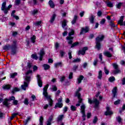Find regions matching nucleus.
<instances>
[{
  "instance_id": "obj_38",
  "label": "nucleus",
  "mask_w": 125,
  "mask_h": 125,
  "mask_svg": "<svg viewBox=\"0 0 125 125\" xmlns=\"http://www.w3.org/2000/svg\"><path fill=\"white\" fill-rule=\"evenodd\" d=\"M32 58H33V59H35V60H37L38 59V56H37L36 54H33L31 56Z\"/></svg>"
},
{
  "instance_id": "obj_40",
  "label": "nucleus",
  "mask_w": 125,
  "mask_h": 125,
  "mask_svg": "<svg viewBox=\"0 0 125 125\" xmlns=\"http://www.w3.org/2000/svg\"><path fill=\"white\" fill-rule=\"evenodd\" d=\"M41 24H42V21H36L34 23V25H35V26H40Z\"/></svg>"
},
{
  "instance_id": "obj_26",
  "label": "nucleus",
  "mask_w": 125,
  "mask_h": 125,
  "mask_svg": "<svg viewBox=\"0 0 125 125\" xmlns=\"http://www.w3.org/2000/svg\"><path fill=\"white\" fill-rule=\"evenodd\" d=\"M64 118L63 115H60L58 117V122H61Z\"/></svg>"
},
{
  "instance_id": "obj_19",
  "label": "nucleus",
  "mask_w": 125,
  "mask_h": 125,
  "mask_svg": "<svg viewBox=\"0 0 125 125\" xmlns=\"http://www.w3.org/2000/svg\"><path fill=\"white\" fill-rule=\"evenodd\" d=\"M56 18V14L55 13L53 14L52 17L50 18L49 22L51 23H53L54 22V20H55V18Z\"/></svg>"
},
{
  "instance_id": "obj_12",
  "label": "nucleus",
  "mask_w": 125,
  "mask_h": 125,
  "mask_svg": "<svg viewBox=\"0 0 125 125\" xmlns=\"http://www.w3.org/2000/svg\"><path fill=\"white\" fill-rule=\"evenodd\" d=\"M39 60L42 61V57L43 55H44V50L42 49L40 50V53H39Z\"/></svg>"
},
{
  "instance_id": "obj_64",
  "label": "nucleus",
  "mask_w": 125,
  "mask_h": 125,
  "mask_svg": "<svg viewBox=\"0 0 125 125\" xmlns=\"http://www.w3.org/2000/svg\"><path fill=\"white\" fill-rule=\"evenodd\" d=\"M99 58L100 59L101 61H102L103 56H102V53H101L99 55Z\"/></svg>"
},
{
  "instance_id": "obj_3",
  "label": "nucleus",
  "mask_w": 125,
  "mask_h": 125,
  "mask_svg": "<svg viewBox=\"0 0 125 125\" xmlns=\"http://www.w3.org/2000/svg\"><path fill=\"white\" fill-rule=\"evenodd\" d=\"M104 39V35H99L96 39V48H97L98 50H99V49H100L101 47V44H100V42H102Z\"/></svg>"
},
{
  "instance_id": "obj_54",
  "label": "nucleus",
  "mask_w": 125,
  "mask_h": 125,
  "mask_svg": "<svg viewBox=\"0 0 125 125\" xmlns=\"http://www.w3.org/2000/svg\"><path fill=\"white\" fill-rule=\"evenodd\" d=\"M55 46L56 50H57V49H58V48L59 47V43H58V42L56 43L55 44Z\"/></svg>"
},
{
  "instance_id": "obj_59",
  "label": "nucleus",
  "mask_w": 125,
  "mask_h": 125,
  "mask_svg": "<svg viewBox=\"0 0 125 125\" xmlns=\"http://www.w3.org/2000/svg\"><path fill=\"white\" fill-rule=\"evenodd\" d=\"M30 119L31 118L30 117L27 118V119L24 122L25 125H27V124H28V122L30 121Z\"/></svg>"
},
{
  "instance_id": "obj_48",
  "label": "nucleus",
  "mask_w": 125,
  "mask_h": 125,
  "mask_svg": "<svg viewBox=\"0 0 125 125\" xmlns=\"http://www.w3.org/2000/svg\"><path fill=\"white\" fill-rule=\"evenodd\" d=\"M105 22H106V20H105V19H103L100 22V24L103 25L105 23Z\"/></svg>"
},
{
  "instance_id": "obj_31",
  "label": "nucleus",
  "mask_w": 125,
  "mask_h": 125,
  "mask_svg": "<svg viewBox=\"0 0 125 125\" xmlns=\"http://www.w3.org/2000/svg\"><path fill=\"white\" fill-rule=\"evenodd\" d=\"M77 19H78V16H74V19L73 21H72V24H74L75 23H76V21H77Z\"/></svg>"
},
{
  "instance_id": "obj_28",
  "label": "nucleus",
  "mask_w": 125,
  "mask_h": 125,
  "mask_svg": "<svg viewBox=\"0 0 125 125\" xmlns=\"http://www.w3.org/2000/svg\"><path fill=\"white\" fill-rule=\"evenodd\" d=\"M10 47V46L9 45H6L3 47V49L6 51H7V50H9Z\"/></svg>"
},
{
  "instance_id": "obj_45",
  "label": "nucleus",
  "mask_w": 125,
  "mask_h": 125,
  "mask_svg": "<svg viewBox=\"0 0 125 125\" xmlns=\"http://www.w3.org/2000/svg\"><path fill=\"white\" fill-rule=\"evenodd\" d=\"M107 5L109 7H113V3H112V2H107Z\"/></svg>"
},
{
  "instance_id": "obj_55",
  "label": "nucleus",
  "mask_w": 125,
  "mask_h": 125,
  "mask_svg": "<svg viewBox=\"0 0 125 125\" xmlns=\"http://www.w3.org/2000/svg\"><path fill=\"white\" fill-rule=\"evenodd\" d=\"M15 3L16 5L20 4V0H15Z\"/></svg>"
},
{
  "instance_id": "obj_35",
  "label": "nucleus",
  "mask_w": 125,
  "mask_h": 125,
  "mask_svg": "<svg viewBox=\"0 0 125 125\" xmlns=\"http://www.w3.org/2000/svg\"><path fill=\"white\" fill-rule=\"evenodd\" d=\"M116 120L117 122H118L119 124H121V123H122V118H121V117L118 116L116 118Z\"/></svg>"
},
{
  "instance_id": "obj_30",
  "label": "nucleus",
  "mask_w": 125,
  "mask_h": 125,
  "mask_svg": "<svg viewBox=\"0 0 125 125\" xmlns=\"http://www.w3.org/2000/svg\"><path fill=\"white\" fill-rule=\"evenodd\" d=\"M98 78L99 80H101L102 78V71L100 70L99 71Z\"/></svg>"
},
{
  "instance_id": "obj_58",
  "label": "nucleus",
  "mask_w": 125,
  "mask_h": 125,
  "mask_svg": "<svg viewBox=\"0 0 125 125\" xmlns=\"http://www.w3.org/2000/svg\"><path fill=\"white\" fill-rule=\"evenodd\" d=\"M104 73H105L106 75H108L109 74V70L106 68V67L104 68Z\"/></svg>"
},
{
  "instance_id": "obj_56",
  "label": "nucleus",
  "mask_w": 125,
  "mask_h": 125,
  "mask_svg": "<svg viewBox=\"0 0 125 125\" xmlns=\"http://www.w3.org/2000/svg\"><path fill=\"white\" fill-rule=\"evenodd\" d=\"M69 79H73V72H70L69 73V76H68Z\"/></svg>"
},
{
  "instance_id": "obj_25",
  "label": "nucleus",
  "mask_w": 125,
  "mask_h": 125,
  "mask_svg": "<svg viewBox=\"0 0 125 125\" xmlns=\"http://www.w3.org/2000/svg\"><path fill=\"white\" fill-rule=\"evenodd\" d=\"M83 80V76L81 75L77 79L78 83H82V80Z\"/></svg>"
},
{
  "instance_id": "obj_32",
  "label": "nucleus",
  "mask_w": 125,
  "mask_h": 125,
  "mask_svg": "<svg viewBox=\"0 0 125 125\" xmlns=\"http://www.w3.org/2000/svg\"><path fill=\"white\" fill-rule=\"evenodd\" d=\"M59 66H60V67H62V62H59L55 63V67H59Z\"/></svg>"
},
{
  "instance_id": "obj_36",
  "label": "nucleus",
  "mask_w": 125,
  "mask_h": 125,
  "mask_svg": "<svg viewBox=\"0 0 125 125\" xmlns=\"http://www.w3.org/2000/svg\"><path fill=\"white\" fill-rule=\"evenodd\" d=\"M115 77H111L109 78V81L110 82V83H112L113 82H115Z\"/></svg>"
},
{
  "instance_id": "obj_46",
  "label": "nucleus",
  "mask_w": 125,
  "mask_h": 125,
  "mask_svg": "<svg viewBox=\"0 0 125 125\" xmlns=\"http://www.w3.org/2000/svg\"><path fill=\"white\" fill-rule=\"evenodd\" d=\"M97 121H98V119H97V117L95 116L93 120V124H96V123H97Z\"/></svg>"
},
{
  "instance_id": "obj_43",
  "label": "nucleus",
  "mask_w": 125,
  "mask_h": 125,
  "mask_svg": "<svg viewBox=\"0 0 125 125\" xmlns=\"http://www.w3.org/2000/svg\"><path fill=\"white\" fill-rule=\"evenodd\" d=\"M52 91H56V90H57V87L55 85H53L52 86Z\"/></svg>"
},
{
  "instance_id": "obj_57",
  "label": "nucleus",
  "mask_w": 125,
  "mask_h": 125,
  "mask_svg": "<svg viewBox=\"0 0 125 125\" xmlns=\"http://www.w3.org/2000/svg\"><path fill=\"white\" fill-rule=\"evenodd\" d=\"M81 62V59L77 58L75 59L73 61V62Z\"/></svg>"
},
{
  "instance_id": "obj_41",
  "label": "nucleus",
  "mask_w": 125,
  "mask_h": 125,
  "mask_svg": "<svg viewBox=\"0 0 125 125\" xmlns=\"http://www.w3.org/2000/svg\"><path fill=\"white\" fill-rule=\"evenodd\" d=\"M70 108H71V111H76V110H77V107H76L75 106H73V105H71Z\"/></svg>"
},
{
  "instance_id": "obj_7",
  "label": "nucleus",
  "mask_w": 125,
  "mask_h": 125,
  "mask_svg": "<svg viewBox=\"0 0 125 125\" xmlns=\"http://www.w3.org/2000/svg\"><path fill=\"white\" fill-rule=\"evenodd\" d=\"M85 105L83 104L81 106V112L82 114L83 121H85Z\"/></svg>"
},
{
  "instance_id": "obj_51",
  "label": "nucleus",
  "mask_w": 125,
  "mask_h": 125,
  "mask_svg": "<svg viewBox=\"0 0 125 125\" xmlns=\"http://www.w3.org/2000/svg\"><path fill=\"white\" fill-rule=\"evenodd\" d=\"M65 76H62L61 77V83H63V82H64V81H65Z\"/></svg>"
},
{
  "instance_id": "obj_34",
  "label": "nucleus",
  "mask_w": 125,
  "mask_h": 125,
  "mask_svg": "<svg viewBox=\"0 0 125 125\" xmlns=\"http://www.w3.org/2000/svg\"><path fill=\"white\" fill-rule=\"evenodd\" d=\"M38 12H39V11L38 10H34L32 12V14L34 16L37 15Z\"/></svg>"
},
{
  "instance_id": "obj_18",
  "label": "nucleus",
  "mask_w": 125,
  "mask_h": 125,
  "mask_svg": "<svg viewBox=\"0 0 125 125\" xmlns=\"http://www.w3.org/2000/svg\"><path fill=\"white\" fill-rule=\"evenodd\" d=\"M104 56H106V57L111 58L113 55H112V53H111V52L106 51L104 53Z\"/></svg>"
},
{
  "instance_id": "obj_6",
  "label": "nucleus",
  "mask_w": 125,
  "mask_h": 125,
  "mask_svg": "<svg viewBox=\"0 0 125 125\" xmlns=\"http://www.w3.org/2000/svg\"><path fill=\"white\" fill-rule=\"evenodd\" d=\"M70 32L68 33V37H66V40H68V44H72L73 42V37L71 36H73L74 35L75 32L74 31V30L73 29H69Z\"/></svg>"
},
{
  "instance_id": "obj_39",
  "label": "nucleus",
  "mask_w": 125,
  "mask_h": 125,
  "mask_svg": "<svg viewBox=\"0 0 125 125\" xmlns=\"http://www.w3.org/2000/svg\"><path fill=\"white\" fill-rule=\"evenodd\" d=\"M35 41H36V37L35 36V35H33L32 37H31V42H33V43H35Z\"/></svg>"
},
{
  "instance_id": "obj_52",
  "label": "nucleus",
  "mask_w": 125,
  "mask_h": 125,
  "mask_svg": "<svg viewBox=\"0 0 125 125\" xmlns=\"http://www.w3.org/2000/svg\"><path fill=\"white\" fill-rule=\"evenodd\" d=\"M68 56H69V58L70 59H72V52L71 51H69L68 52Z\"/></svg>"
},
{
  "instance_id": "obj_29",
  "label": "nucleus",
  "mask_w": 125,
  "mask_h": 125,
  "mask_svg": "<svg viewBox=\"0 0 125 125\" xmlns=\"http://www.w3.org/2000/svg\"><path fill=\"white\" fill-rule=\"evenodd\" d=\"M11 87L10 85H5L2 86V88L3 89H9Z\"/></svg>"
},
{
  "instance_id": "obj_53",
  "label": "nucleus",
  "mask_w": 125,
  "mask_h": 125,
  "mask_svg": "<svg viewBox=\"0 0 125 125\" xmlns=\"http://www.w3.org/2000/svg\"><path fill=\"white\" fill-rule=\"evenodd\" d=\"M120 102H121V100H118L114 102V105H119L120 104Z\"/></svg>"
},
{
  "instance_id": "obj_8",
  "label": "nucleus",
  "mask_w": 125,
  "mask_h": 125,
  "mask_svg": "<svg viewBox=\"0 0 125 125\" xmlns=\"http://www.w3.org/2000/svg\"><path fill=\"white\" fill-rule=\"evenodd\" d=\"M62 98H60L58 100V103L56 104V105H55V109H56V108H62L63 107V104H62Z\"/></svg>"
},
{
  "instance_id": "obj_17",
  "label": "nucleus",
  "mask_w": 125,
  "mask_h": 125,
  "mask_svg": "<svg viewBox=\"0 0 125 125\" xmlns=\"http://www.w3.org/2000/svg\"><path fill=\"white\" fill-rule=\"evenodd\" d=\"M124 18H125V16H122L120 18V20L118 21V24L121 25V26L124 25Z\"/></svg>"
},
{
  "instance_id": "obj_21",
  "label": "nucleus",
  "mask_w": 125,
  "mask_h": 125,
  "mask_svg": "<svg viewBox=\"0 0 125 125\" xmlns=\"http://www.w3.org/2000/svg\"><path fill=\"white\" fill-rule=\"evenodd\" d=\"M48 4H49L51 8H54L55 5L54 4L53 0H50L49 1Z\"/></svg>"
},
{
  "instance_id": "obj_1",
  "label": "nucleus",
  "mask_w": 125,
  "mask_h": 125,
  "mask_svg": "<svg viewBox=\"0 0 125 125\" xmlns=\"http://www.w3.org/2000/svg\"><path fill=\"white\" fill-rule=\"evenodd\" d=\"M49 85L47 84L43 88V95L47 99L49 102V105L51 107L52 106V104H53V101L51 99V97L50 96H48V94L47 93V88H48V86Z\"/></svg>"
},
{
  "instance_id": "obj_49",
  "label": "nucleus",
  "mask_w": 125,
  "mask_h": 125,
  "mask_svg": "<svg viewBox=\"0 0 125 125\" xmlns=\"http://www.w3.org/2000/svg\"><path fill=\"white\" fill-rule=\"evenodd\" d=\"M122 3H118L117 4H116L117 8L120 9V8H121V6H122Z\"/></svg>"
},
{
  "instance_id": "obj_24",
  "label": "nucleus",
  "mask_w": 125,
  "mask_h": 125,
  "mask_svg": "<svg viewBox=\"0 0 125 125\" xmlns=\"http://www.w3.org/2000/svg\"><path fill=\"white\" fill-rule=\"evenodd\" d=\"M112 93L113 95V97H116V95L117 94V87L113 88L112 90Z\"/></svg>"
},
{
  "instance_id": "obj_13",
  "label": "nucleus",
  "mask_w": 125,
  "mask_h": 125,
  "mask_svg": "<svg viewBox=\"0 0 125 125\" xmlns=\"http://www.w3.org/2000/svg\"><path fill=\"white\" fill-rule=\"evenodd\" d=\"M106 111L104 113L105 116H108L109 115H113V112L111 111L110 107L107 106L106 107Z\"/></svg>"
},
{
  "instance_id": "obj_20",
  "label": "nucleus",
  "mask_w": 125,
  "mask_h": 125,
  "mask_svg": "<svg viewBox=\"0 0 125 125\" xmlns=\"http://www.w3.org/2000/svg\"><path fill=\"white\" fill-rule=\"evenodd\" d=\"M53 119V115H51V116L48 119V121L47 122V125H51V122H52Z\"/></svg>"
},
{
  "instance_id": "obj_4",
  "label": "nucleus",
  "mask_w": 125,
  "mask_h": 125,
  "mask_svg": "<svg viewBox=\"0 0 125 125\" xmlns=\"http://www.w3.org/2000/svg\"><path fill=\"white\" fill-rule=\"evenodd\" d=\"M12 7V5H9L7 7H6V2H4L2 4L1 9L3 11L4 14H7L8 10H9V9L11 8Z\"/></svg>"
},
{
  "instance_id": "obj_61",
  "label": "nucleus",
  "mask_w": 125,
  "mask_h": 125,
  "mask_svg": "<svg viewBox=\"0 0 125 125\" xmlns=\"http://www.w3.org/2000/svg\"><path fill=\"white\" fill-rule=\"evenodd\" d=\"M110 25L111 26V27H116V25H115L114 22L112 21L110 22Z\"/></svg>"
},
{
  "instance_id": "obj_11",
  "label": "nucleus",
  "mask_w": 125,
  "mask_h": 125,
  "mask_svg": "<svg viewBox=\"0 0 125 125\" xmlns=\"http://www.w3.org/2000/svg\"><path fill=\"white\" fill-rule=\"evenodd\" d=\"M37 78L39 86L42 87V79H41V76L39 75H37Z\"/></svg>"
},
{
  "instance_id": "obj_2",
  "label": "nucleus",
  "mask_w": 125,
  "mask_h": 125,
  "mask_svg": "<svg viewBox=\"0 0 125 125\" xmlns=\"http://www.w3.org/2000/svg\"><path fill=\"white\" fill-rule=\"evenodd\" d=\"M11 100L13 101V105H16L18 104V101L15 100V97L14 96L10 97L9 99H5L3 102V104L6 107H8V105L10 104L9 102H10Z\"/></svg>"
},
{
  "instance_id": "obj_23",
  "label": "nucleus",
  "mask_w": 125,
  "mask_h": 125,
  "mask_svg": "<svg viewBox=\"0 0 125 125\" xmlns=\"http://www.w3.org/2000/svg\"><path fill=\"white\" fill-rule=\"evenodd\" d=\"M68 22V21H67L66 20H64L62 22V27L63 29L65 28V26H67V23Z\"/></svg>"
},
{
  "instance_id": "obj_16",
  "label": "nucleus",
  "mask_w": 125,
  "mask_h": 125,
  "mask_svg": "<svg viewBox=\"0 0 125 125\" xmlns=\"http://www.w3.org/2000/svg\"><path fill=\"white\" fill-rule=\"evenodd\" d=\"M83 89L81 87H79L78 89L77 90L76 92H75V96H77L79 98L81 97V93H80V91L81 90H82Z\"/></svg>"
},
{
  "instance_id": "obj_27",
  "label": "nucleus",
  "mask_w": 125,
  "mask_h": 125,
  "mask_svg": "<svg viewBox=\"0 0 125 125\" xmlns=\"http://www.w3.org/2000/svg\"><path fill=\"white\" fill-rule=\"evenodd\" d=\"M42 66L44 68V70H48V69H49V68H50V66H49V65L48 64H43Z\"/></svg>"
},
{
  "instance_id": "obj_33",
  "label": "nucleus",
  "mask_w": 125,
  "mask_h": 125,
  "mask_svg": "<svg viewBox=\"0 0 125 125\" xmlns=\"http://www.w3.org/2000/svg\"><path fill=\"white\" fill-rule=\"evenodd\" d=\"M17 76V73L15 72L10 74V78L13 79L15 76Z\"/></svg>"
},
{
  "instance_id": "obj_5",
  "label": "nucleus",
  "mask_w": 125,
  "mask_h": 125,
  "mask_svg": "<svg viewBox=\"0 0 125 125\" xmlns=\"http://www.w3.org/2000/svg\"><path fill=\"white\" fill-rule=\"evenodd\" d=\"M25 81L24 82L23 84L21 85V88L23 90H26V88L29 86V83L31 81V77L30 76H26L25 77Z\"/></svg>"
},
{
  "instance_id": "obj_15",
  "label": "nucleus",
  "mask_w": 125,
  "mask_h": 125,
  "mask_svg": "<svg viewBox=\"0 0 125 125\" xmlns=\"http://www.w3.org/2000/svg\"><path fill=\"white\" fill-rule=\"evenodd\" d=\"M89 31V27L86 26L85 27H83L80 32V35H82L83 33H87Z\"/></svg>"
},
{
  "instance_id": "obj_62",
  "label": "nucleus",
  "mask_w": 125,
  "mask_h": 125,
  "mask_svg": "<svg viewBox=\"0 0 125 125\" xmlns=\"http://www.w3.org/2000/svg\"><path fill=\"white\" fill-rule=\"evenodd\" d=\"M97 15L99 17H100L101 15H102V12L101 11H99L97 13Z\"/></svg>"
},
{
  "instance_id": "obj_10",
  "label": "nucleus",
  "mask_w": 125,
  "mask_h": 125,
  "mask_svg": "<svg viewBox=\"0 0 125 125\" xmlns=\"http://www.w3.org/2000/svg\"><path fill=\"white\" fill-rule=\"evenodd\" d=\"M112 65L115 69V70L112 72V74H119V73H121V70L118 68V64L117 63H113Z\"/></svg>"
},
{
  "instance_id": "obj_42",
  "label": "nucleus",
  "mask_w": 125,
  "mask_h": 125,
  "mask_svg": "<svg viewBox=\"0 0 125 125\" xmlns=\"http://www.w3.org/2000/svg\"><path fill=\"white\" fill-rule=\"evenodd\" d=\"M61 93V91L60 90H58L56 93L55 96L56 97H58L59 96V94Z\"/></svg>"
},
{
  "instance_id": "obj_50",
  "label": "nucleus",
  "mask_w": 125,
  "mask_h": 125,
  "mask_svg": "<svg viewBox=\"0 0 125 125\" xmlns=\"http://www.w3.org/2000/svg\"><path fill=\"white\" fill-rule=\"evenodd\" d=\"M60 54L61 57H63L64 56V55H65V52H64V51H61L60 52Z\"/></svg>"
},
{
  "instance_id": "obj_9",
  "label": "nucleus",
  "mask_w": 125,
  "mask_h": 125,
  "mask_svg": "<svg viewBox=\"0 0 125 125\" xmlns=\"http://www.w3.org/2000/svg\"><path fill=\"white\" fill-rule=\"evenodd\" d=\"M88 102L89 103V104L95 103L96 107H97V106L99 105V101L97 99H95L92 101L90 98H88Z\"/></svg>"
},
{
  "instance_id": "obj_37",
  "label": "nucleus",
  "mask_w": 125,
  "mask_h": 125,
  "mask_svg": "<svg viewBox=\"0 0 125 125\" xmlns=\"http://www.w3.org/2000/svg\"><path fill=\"white\" fill-rule=\"evenodd\" d=\"M23 103L25 104V105H28L29 100H28V99L27 98L25 99Z\"/></svg>"
},
{
  "instance_id": "obj_44",
  "label": "nucleus",
  "mask_w": 125,
  "mask_h": 125,
  "mask_svg": "<svg viewBox=\"0 0 125 125\" xmlns=\"http://www.w3.org/2000/svg\"><path fill=\"white\" fill-rule=\"evenodd\" d=\"M20 90V89L15 87L12 91V93H14L15 91H19Z\"/></svg>"
},
{
  "instance_id": "obj_47",
  "label": "nucleus",
  "mask_w": 125,
  "mask_h": 125,
  "mask_svg": "<svg viewBox=\"0 0 125 125\" xmlns=\"http://www.w3.org/2000/svg\"><path fill=\"white\" fill-rule=\"evenodd\" d=\"M98 62V60L97 59H96L93 62V65L94 66H96L97 65V63Z\"/></svg>"
},
{
  "instance_id": "obj_63",
  "label": "nucleus",
  "mask_w": 125,
  "mask_h": 125,
  "mask_svg": "<svg viewBox=\"0 0 125 125\" xmlns=\"http://www.w3.org/2000/svg\"><path fill=\"white\" fill-rule=\"evenodd\" d=\"M31 98H32L33 101H35V100H36V96H35V95H32Z\"/></svg>"
},
{
  "instance_id": "obj_60",
  "label": "nucleus",
  "mask_w": 125,
  "mask_h": 125,
  "mask_svg": "<svg viewBox=\"0 0 125 125\" xmlns=\"http://www.w3.org/2000/svg\"><path fill=\"white\" fill-rule=\"evenodd\" d=\"M78 44H79V42H75L71 45V47H74V46H76L78 45Z\"/></svg>"
},
{
  "instance_id": "obj_22",
  "label": "nucleus",
  "mask_w": 125,
  "mask_h": 125,
  "mask_svg": "<svg viewBox=\"0 0 125 125\" xmlns=\"http://www.w3.org/2000/svg\"><path fill=\"white\" fill-rule=\"evenodd\" d=\"M94 19H95V16H91V17L89 18V21L90 23H91L92 24H93V23H94Z\"/></svg>"
},
{
  "instance_id": "obj_14",
  "label": "nucleus",
  "mask_w": 125,
  "mask_h": 125,
  "mask_svg": "<svg viewBox=\"0 0 125 125\" xmlns=\"http://www.w3.org/2000/svg\"><path fill=\"white\" fill-rule=\"evenodd\" d=\"M87 50V47H84L83 48V49L81 50H80L78 52V54L80 55V54H81L82 55H84L85 54V51Z\"/></svg>"
}]
</instances>
